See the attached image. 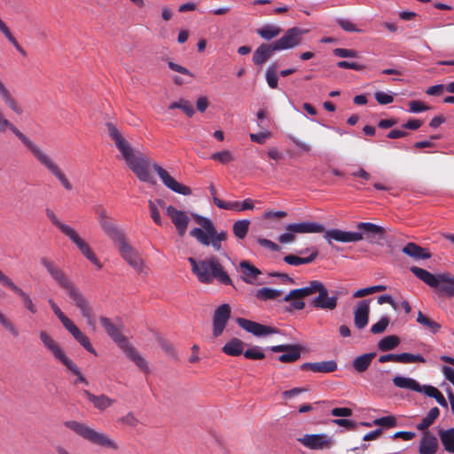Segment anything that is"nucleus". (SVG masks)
Returning a JSON list of instances; mask_svg holds the SVG:
<instances>
[{"instance_id":"1","label":"nucleus","mask_w":454,"mask_h":454,"mask_svg":"<svg viewBox=\"0 0 454 454\" xmlns=\"http://www.w3.org/2000/svg\"><path fill=\"white\" fill-rule=\"evenodd\" d=\"M106 127L109 137L114 141L115 147L121 153V159L139 181L153 185L156 184V180L151 172V168H153L163 184L172 192L185 196L192 194V189L189 186L178 183L165 168L157 163L152 164L149 157L144 153L136 150L115 124L106 122Z\"/></svg>"},{"instance_id":"2","label":"nucleus","mask_w":454,"mask_h":454,"mask_svg":"<svg viewBox=\"0 0 454 454\" xmlns=\"http://www.w3.org/2000/svg\"><path fill=\"white\" fill-rule=\"evenodd\" d=\"M40 262L59 286L67 292L69 299L80 310L81 315L86 319L88 325L94 330L96 328V320L92 307L80 288L72 281L63 270L59 268L47 257H42L40 259Z\"/></svg>"},{"instance_id":"3","label":"nucleus","mask_w":454,"mask_h":454,"mask_svg":"<svg viewBox=\"0 0 454 454\" xmlns=\"http://www.w3.org/2000/svg\"><path fill=\"white\" fill-rule=\"evenodd\" d=\"M7 129L11 130L29 149L38 162L51 173L66 190L71 191L73 189L72 184L51 157L20 132L9 120L4 117V113L0 109V132H5Z\"/></svg>"},{"instance_id":"4","label":"nucleus","mask_w":454,"mask_h":454,"mask_svg":"<svg viewBox=\"0 0 454 454\" xmlns=\"http://www.w3.org/2000/svg\"><path fill=\"white\" fill-rule=\"evenodd\" d=\"M188 262L192 266V272L200 283L208 285L216 280L222 285L231 286L235 288L231 278L215 255L200 261L189 257Z\"/></svg>"},{"instance_id":"5","label":"nucleus","mask_w":454,"mask_h":454,"mask_svg":"<svg viewBox=\"0 0 454 454\" xmlns=\"http://www.w3.org/2000/svg\"><path fill=\"white\" fill-rule=\"evenodd\" d=\"M192 217L200 227H195L190 231V235L200 245L211 246L213 250L220 252L223 250L222 243L228 239L229 234L225 230L217 231L214 223L207 217L192 213Z\"/></svg>"},{"instance_id":"6","label":"nucleus","mask_w":454,"mask_h":454,"mask_svg":"<svg viewBox=\"0 0 454 454\" xmlns=\"http://www.w3.org/2000/svg\"><path fill=\"white\" fill-rule=\"evenodd\" d=\"M99 322L108 336L124 351L126 356L145 373L150 372L146 360L137 349L129 344L128 339L121 333L118 325L114 324L109 317H100Z\"/></svg>"},{"instance_id":"7","label":"nucleus","mask_w":454,"mask_h":454,"mask_svg":"<svg viewBox=\"0 0 454 454\" xmlns=\"http://www.w3.org/2000/svg\"><path fill=\"white\" fill-rule=\"evenodd\" d=\"M410 270L419 280L423 281L428 286L434 288L435 294L439 297H442L443 295L454 297V277L450 276V274L441 273L434 275L418 266H411Z\"/></svg>"},{"instance_id":"8","label":"nucleus","mask_w":454,"mask_h":454,"mask_svg":"<svg viewBox=\"0 0 454 454\" xmlns=\"http://www.w3.org/2000/svg\"><path fill=\"white\" fill-rule=\"evenodd\" d=\"M45 213L47 217L51 220V222L56 227H58L63 234L68 237L74 244H75L80 252L90 262L96 265L98 269L102 268V264L100 263L99 260L98 259L94 252L91 250L90 246L80 237L76 231H74L69 225L61 223L51 209L46 208Z\"/></svg>"},{"instance_id":"9","label":"nucleus","mask_w":454,"mask_h":454,"mask_svg":"<svg viewBox=\"0 0 454 454\" xmlns=\"http://www.w3.org/2000/svg\"><path fill=\"white\" fill-rule=\"evenodd\" d=\"M65 427L72 430L74 433L89 441L90 442L110 449L118 450L117 443L103 433H99L87 425L76 420H69L64 423Z\"/></svg>"},{"instance_id":"10","label":"nucleus","mask_w":454,"mask_h":454,"mask_svg":"<svg viewBox=\"0 0 454 454\" xmlns=\"http://www.w3.org/2000/svg\"><path fill=\"white\" fill-rule=\"evenodd\" d=\"M297 441L312 450H329L334 443L333 437L325 434H306Z\"/></svg>"},{"instance_id":"11","label":"nucleus","mask_w":454,"mask_h":454,"mask_svg":"<svg viewBox=\"0 0 454 454\" xmlns=\"http://www.w3.org/2000/svg\"><path fill=\"white\" fill-rule=\"evenodd\" d=\"M305 31L298 27L288 28L284 35L274 44L278 51L294 49L299 46L302 42V35Z\"/></svg>"},{"instance_id":"12","label":"nucleus","mask_w":454,"mask_h":454,"mask_svg":"<svg viewBox=\"0 0 454 454\" xmlns=\"http://www.w3.org/2000/svg\"><path fill=\"white\" fill-rule=\"evenodd\" d=\"M97 214L98 215L99 224L102 230L114 244L119 243L121 240L126 238L124 233L114 223V222L108 216L106 209L100 207L97 210Z\"/></svg>"},{"instance_id":"13","label":"nucleus","mask_w":454,"mask_h":454,"mask_svg":"<svg viewBox=\"0 0 454 454\" xmlns=\"http://www.w3.org/2000/svg\"><path fill=\"white\" fill-rule=\"evenodd\" d=\"M231 309L227 303L218 306L213 315L212 334L215 338L221 336L231 318Z\"/></svg>"},{"instance_id":"14","label":"nucleus","mask_w":454,"mask_h":454,"mask_svg":"<svg viewBox=\"0 0 454 454\" xmlns=\"http://www.w3.org/2000/svg\"><path fill=\"white\" fill-rule=\"evenodd\" d=\"M358 232H362L364 239L370 244H381L380 241L386 239L387 231L384 227L372 223L361 222L356 224Z\"/></svg>"},{"instance_id":"15","label":"nucleus","mask_w":454,"mask_h":454,"mask_svg":"<svg viewBox=\"0 0 454 454\" xmlns=\"http://www.w3.org/2000/svg\"><path fill=\"white\" fill-rule=\"evenodd\" d=\"M121 257L136 270L142 271L143 260L138 253L126 240V238L117 243Z\"/></svg>"},{"instance_id":"16","label":"nucleus","mask_w":454,"mask_h":454,"mask_svg":"<svg viewBox=\"0 0 454 454\" xmlns=\"http://www.w3.org/2000/svg\"><path fill=\"white\" fill-rule=\"evenodd\" d=\"M236 321H237V324L241 328H243L247 332H248L257 337L279 333V330L276 327L264 325L260 323H257V322H254L252 320H248L246 318L238 317L236 319Z\"/></svg>"},{"instance_id":"17","label":"nucleus","mask_w":454,"mask_h":454,"mask_svg":"<svg viewBox=\"0 0 454 454\" xmlns=\"http://www.w3.org/2000/svg\"><path fill=\"white\" fill-rule=\"evenodd\" d=\"M270 349L275 353L286 352L278 356V361L286 364L299 360L301 353V347L299 344H281L272 346Z\"/></svg>"},{"instance_id":"18","label":"nucleus","mask_w":454,"mask_h":454,"mask_svg":"<svg viewBox=\"0 0 454 454\" xmlns=\"http://www.w3.org/2000/svg\"><path fill=\"white\" fill-rule=\"evenodd\" d=\"M324 232V238L327 239L329 244H332L331 239L342 243L358 242L364 239L363 233L357 231H345L340 229H330L326 231L325 230Z\"/></svg>"},{"instance_id":"19","label":"nucleus","mask_w":454,"mask_h":454,"mask_svg":"<svg viewBox=\"0 0 454 454\" xmlns=\"http://www.w3.org/2000/svg\"><path fill=\"white\" fill-rule=\"evenodd\" d=\"M166 213L170 217L173 224L176 226L179 236L183 237L189 224V217L184 211L178 210L173 206L166 207Z\"/></svg>"},{"instance_id":"20","label":"nucleus","mask_w":454,"mask_h":454,"mask_svg":"<svg viewBox=\"0 0 454 454\" xmlns=\"http://www.w3.org/2000/svg\"><path fill=\"white\" fill-rule=\"evenodd\" d=\"M318 295L313 299L312 305L315 308L333 310L337 307V296H328V290L321 283V287L317 290Z\"/></svg>"},{"instance_id":"21","label":"nucleus","mask_w":454,"mask_h":454,"mask_svg":"<svg viewBox=\"0 0 454 454\" xmlns=\"http://www.w3.org/2000/svg\"><path fill=\"white\" fill-rule=\"evenodd\" d=\"M370 300H362L357 302L354 310V323L357 329H364L369 321Z\"/></svg>"},{"instance_id":"22","label":"nucleus","mask_w":454,"mask_h":454,"mask_svg":"<svg viewBox=\"0 0 454 454\" xmlns=\"http://www.w3.org/2000/svg\"><path fill=\"white\" fill-rule=\"evenodd\" d=\"M40 340L44 345V347L51 352L53 356L59 360L61 364H63L68 357L59 346V344L53 340V338L48 334L46 332L42 331L40 333Z\"/></svg>"},{"instance_id":"23","label":"nucleus","mask_w":454,"mask_h":454,"mask_svg":"<svg viewBox=\"0 0 454 454\" xmlns=\"http://www.w3.org/2000/svg\"><path fill=\"white\" fill-rule=\"evenodd\" d=\"M278 51L276 48L274 43H262L257 49L254 51L252 60L255 66H262L269 59L272 57V55Z\"/></svg>"},{"instance_id":"24","label":"nucleus","mask_w":454,"mask_h":454,"mask_svg":"<svg viewBox=\"0 0 454 454\" xmlns=\"http://www.w3.org/2000/svg\"><path fill=\"white\" fill-rule=\"evenodd\" d=\"M64 327L88 352L97 356V352L91 345L90 339L78 328V326L72 320L64 325Z\"/></svg>"},{"instance_id":"25","label":"nucleus","mask_w":454,"mask_h":454,"mask_svg":"<svg viewBox=\"0 0 454 454\" xmlns=\"http://www.w3.org/2000/svg\"><path fill=\"white\" fill-rule=\"evenodd\" d=\"M319 287H321V282L317 280H312L309 282V286L305 287L290 291L289 294L284 297L283 301H290L293 299H302L306 296L317 293Z\"/></svg>"},{"instance_id":"26","label":"nucleus","mask_w":454,"mask_h":454,"mask_svg":"<svg viewBox=\"0 0 454 454\" xmlns=\"http://www.w3.org/2000/svg\"><path fill=\"white\" fill-rule=\"evenodd\" d=\"M337 363L333 360L322 361L316 363H304L300 365L301 371H311L313 372L329 373L337 370Z\"/></svg>"},{"instance_id":"27","label":"nucleus","mask_w":454,"mask_h":454,"mask_svg":"<svg viewBox=\"0 0 454 454\" xmlns=\"http://www.w3.org/2000/svg\"><path fill=\"white\" fill-rule=\"evenodd\" d=\"M286 230L294 233H320L325 231V227L317 223L304 222L289 223L286 226Z\"/></svg>"},{"instance_id":"28","label":"nucleus","mask_w":454,"mask_h":454,"mask_svg":"<svg viewBox=\"0 0 454 454\" xmlns=\"http://www.w3.org/2000/svg\"><path fill=\"white\" fill-rule=\"evenodd\" d=\"M0 98L4 105L18 115L23 114V108L13 97L10 90L0 81Z\"/></svg>"},{"instance_id":"29","label":"nucleus","mask_w":454,"mask_h":454,"mask_svg":"<svg viewBox=\"0 0 454 454\" xmlns=\"http://www.w3.org/2000/svg\"><path fill=\"white\" fill-rule=\"evenodd\" d=\"M402 252L414 260H426L432 257V254L427 248L422 247L414 242L407 243L402 248Z\"/></svg>"},{"instance_id":"30","label":"nucleus","mask_w":454,"mask_h":454,"mask_svg":"<svg viewBox=\"0 0 454 454\" xmlns=\"http://www.w3.org/2000/svg\"><path fill=\"white\" fill-rule=\"evenodd\" d=\"M438 450V440L429 431H426L419 443V454H435Z\"/></svg>"},{"instance_id":"31","label":"nucleus","mask_w":454,"mask_h":454,"mask_svg":"<svg viewBox=\"0 0 454 454\" xmlns=\"http://www.w3.org/2000/svg\"><path fill=\"white\" fill-rule=\"evenodd\" d=\"M82 393L94 405V407L99 411H105L108 407L112 406L114 403V400L109 398L106 395H96L88 390H83Z\"/></svg>"},{"instance_id":"32","label":"nucleus","mask_w":454,"mask_h":454,"mask_svg":"<svg viewBox=\"0 0 454 454\" xmlns=\"http://www.w3.org/2000/svg\"><path fill=\"white\" fill-rule=\"evenodd\" d=\"M239 268L242 273L241 279L247 284H253L262 272L248 261H242L239 262Z\"/></svg>"},{"instance_id":"33","label":"nucleus","mask_w":454,"mask_h":454,"mask_svg":"<svg viewBox=\"0 0 454 454\" xmlns=\"http://www.w3.org/2000/svg\"><path fill=\"white\" fill-rule=\"evenodd\" d=\"M10 290H12L15 294H17L22 300L24 307L32 314H35L37 312L36 306L34 304L30 296L25 293L21 288L16 286L12 281L9 283L6 286Z\"/></svg>"},{"instance_id":"34","label":"nucleus","mask_w":454,"mask_h":454,"mask_svg":"<svg viewBox=\"0 0 454 454\" xmlns=\"http://www.w3.org/2000/svg\"><path fill=\"white\" fill-rule=\"evenodd\" d=\"M375 356V352L363 354L353 360L352 365L357 372H364L369 368Z\"/></svg>"},{"instance_id":"35","label":"nucleus","mask_w":454,"mask_h":454,"mask_svg":"<svg viewBox=\"0 0 454 454\" xmlns=\"http://www.w3.org/2000/svg\"><path fill=\"white\" fill-rule=\"evenodd\" d=\"M245 343L238 338H232L225 343L222 350L224 354L231 356H238L243 354Z\"/></svg>"},{"instance_id":"36","label":"nucleus","mask_w":454,"mask_h":454,"mask_svg":"<svg viewBox=\"0 0 454 454\" xmlns=\"http://www.w3.org/2000/svg\"><path fill=\"white\" fill-rule=\"evenodd\" d=\"M282 32V28L276 25L267 24L256 30V33L265 41H271Z\"/></svg>"},{"instance_id":"37","label":"nucleus","mask_w":454,"mask_h":454,"mask_svg":"<svg viewBox=\"0 0 454 454\" xmlns=\"http://www.w3.org/2000/svg\"><path fill=\"white\" fill-rule=\"evenodd\" d=\"M393 383L399 388L411 389L416 392H420V385L411 378L395 376L393 379Z\"/></svg>"},{"instance_id":"38","label":"nucleus","mask_w":454,"mask_h":454,"mask_svg":"<svg viewBox=\"0 0 454 454\" xmlns=\"http://www.w3.org/2000/svg\"><path fill=\"white\" fill-rule=\"evenodd\" d=\"M439 435L444 450L448 452H454V427L448 430H440Z\"/></svg>"},{"instance_id":"39","label":"nucleus","mask_w":454,"mask_h":454,"mask_svg":"<svg viewBox=\"0 0 454 454\" xmlns=\"http://www.w3.org/2000/svg\"><path fill=\"white\" fill-rule=\"evenodd\" d=\"M250 223L247 219L236 221L232 225L234 236L239 239H244L248 233Z\"/></svg>"},{"instance_id":"40","label":"nucleus","mask_w":454,"mask_h":454,"mask_svg":"<svg viewBox=\"0 0 454 454\" xmlns=\"http://www.w3.org/2000/svg\"><path fill=\"white\" fill-rule=\"evenodd\" d=\"M417 322L424 327L427 328L434 334L438 333L442 328V325L439 323L429 318L420 310L418 312Z\"/></svg>"},{"instance_id":"41","label":"nucleus","mask_w":454,"mask_h":454,"mask_svg":"<svg viewBox=\"0 0 454 454\" xmlns=\"http://www.w3.org/2000/svg\"><path fill=\"white\" fill-rule=\"evenodd\" d=\"M400 338L396 335H387L378 342V348L380 351L387 352L394 349L400 344Z\"/></svg>"},{"instance_id":"42","label":"nucleus","mask_w":454,"mask_h":454,"mask_svg":"<svg viewBox=\"0 0 454 454\" xmlns=\"http://www.w3.org/2000/svg\"><path fill=\"white\" fill-rule=\"evenodd\" d=\"M0 31L5 35L8 41L15 47V49L23 56H27V51L19 43L16 38L12 35L9 27L6 24L0 19Z\"/></svg>"},{"instance_id":"43","label":"nucleus","mask_w":454,"mask_h":454,"mask_svg":"<svg viewBox=\"0 0 454 454\" xmlns=\"http://www.w3.org/2000/svg\"><path fill=\"white\" fill-rule=\"evenodd\" d=\"M440 410L437 407H433L426 417L422 419L420 423L417 425V428L420 431L427 429L434 421L439 417Z\"/></svg>"},{"instance_id":"44","label":"nucleus","mask_w":454,"mask_h":454,"mask_svg":"<svg viewBox=\"0 0 454 454\" xmlns=\"http://www.w3.org/2000/svg\"><path fill=\"white\" fill-rule=\"evenodd\" d=\"M168 109H180L190 118L195 114V110L191 102L184 98H180L177 101L172 102L168 106Z\"/></svg>"},{"instance_id":"45","label":"nucleus","mask_w":454,"mask_h":454,"mask_svg":"<svg viewBox=\"0 0 454 454\" xmlns=\"http://www.w3.org/2000/svg\"><path fill=\"white\" fill-rule=\"evenodd\" d=\"M281 294L280 290L269 287H262L256 292V297L261 301L276 300Z\"/></svg>"},{"instance_id":"46","label":"nucleus","mask_w":454,"mask_h":454,"mask_svg":"<svg viewBox=\"0 0 454 454\" xmlns=\"http://www.w3.org/2000/svg\"><path fill=\"white\" fill-rule=\"evenodd\" d=\"M397 363L411 364V363H426V359L420 354L400 353L397 354Z\"/></svg>"},{"instance_id":"47","label":"nucleus","mask_w":454,"mask_h":454,"mask_svg":"<svg viewBox=\"0 0 454 454\" xmlns=\"http://www.w3.org/2000/svg\"><path fill=\"white\" fill-rule=\"evenodd\" d=\"M62 364L65 365L70 372H72L74 375L77 376V379L75 380L74 384H77V383H84L85 385L89 384L86 378L80 372L78 366L70 358H67Z\"/></svg>"},{"instance_id":"48","label":"nucleus","mask_w":454,"mask_h":454,"mask_svg":"<svg viewBox=\"0 0 454 454\" xmlns=\"http://www.w3.org/2000/svg\"><path fill=\"white\" fill-rule=\"evenodd\" d=\"M210 159L221 162L222 164H228L234 160V156L229 150H223L211 154Z\"/></svg>"},{"instance_id":"49","label":"nucleus","mask_w":454,"mask_h":454,"mask_svg":"<svg viewBox=\"0 0 454 454\" xmlns=\"http://www.w3.org/2000/svg\"><path fill=\"white\" fill-rule=\"evenodd\" d=\"M277 64H272L266 71V81L270 88L277 89L278 83V78L276 73Z\"/></svg>"},{"instance_id":"50","label":"nucleus","mask_w":454,"mask_h":454,"mask_svg":"<svg viewBox=\"0 0 454 454\" xmlns=\"http://www.w3.org/2000/svg\"><path fill=\"white\" fill-rule=\"evenodd\" d=\"M157 340H158V343H159L160 348L166 353V355H168L171 358H174V359L176 358V353L175 348L169 340H168L162 337H158Z\"/></svg>"},{"instance_id":"51","label":"nucleus","mask_w":454,"mask_h":454,"mask_svg":"<svg viewBox=\"0 0 454 454\" xmlns=\"http://www.w3.org/2000/svg\"><path fill=\"white\" fill-rule=\"evenodd\" d=\"M390 319L388 317H382L376 324L372 325L370 332L372 334H380L384 333L388 326Z\"/></svg>"},{"instance_id":"52","label":"nucleus","mask_w":454,"mask_h":454,"mask_svg":"<svg viewBox=\"0 0 454 454\" xmlns=\"http://www.w3.org/2000/svg\"><path fill=\"white\" fill-rule=\"evenodd\" d=\"M372 424L375 426L389 428L395 427L397 425V421L394 416H386L374 419Z\"/></svg>"},{"instance_id":"53","label":"nucleus","mask_w":454,"mask_h":454,"mask_svg":"<svg viewBox=\"0 0 454 454\" xmlns=\"http://www.w3.org/2000/svg\"><path fill=\"white\" fill-rule=\"evenodd\" d=\"M214 203L215 205L225 210H238L239 211L241 204L238 201L235 202H226L222 200H220L217 197H214Z\"/></svg>"},{"instance_id":"54","label":"nucleus","mask_w":454,"mask_h":454,"mask_svg":"<svg viewBox=\"0 0 454 454\" xmlns=\"http://www.w3.org/2000/svg\"><path fill=\"white\" fill-rule=\"evenodd\" d=\"M243 354L246 358L251 360H261L265 357V354L262 351V348L257 346L247 349Z\"/></svg>"},{"instance_id":"55","label":"nucleus","mask_w":454,"mask_h":454,"mask_svg":"<svg viewBox=\"0 0 454 454\" xmlns=\"http://www.w3.org/2000/svg\"><path fill=\"white\" fill-rule=\"evenodd\" d=\"M386 288L387 287L385 286H382V285L373 286H370V287H366V288H362V289L357 290L353 294V296L356 297V298H360V297H364L365 295H368V294H373V293H376V292L385 291Z\"/></svg>"},{"instance_id":"56","label":"nucleus","mask_w":454,"mask_h":454,"mask_svg":"<svg viewBox=\"0 0 454 454\" xmlns=\"http://www.w3.org/2000/svg\"><path fill=\"white\" fill-rule=\"evenodd\" d=\"M53 313L55 314V316L60 320V322L62 323L63 325H66L69 321H71L70 318H68L62 311L61 309H59V307L56 304V302L52 300V299H50L48 301Z\"/></svg>"},{"instance_id":"57","label":"nucleus","mask_w":454,"mask_h":454,"mask_svg":"<svg viewBox=\"0 0 454 454\" xmlns=\"http://www.w3.org/2000/svg\"><path fill=\"white\" fill-rule=\"evenodd\" d=\"M148 206L150 209V216L153 219V221L159 226L162 225V221L160 218V212L158 210V207L155 205V202L153 200L148 201Z\"/></svg>"},{"instance_id":"58","label":"nucleus","mask_w":454,"mask_h":454,"mask_svg":"<svg viewBox=\"0 0 454 454\" xmlns=\"http://www.w3.org/2000/svg\"><path fill=\"white\" fill-rule=\"evenodd\" d=\"M333 54L339 58H357L358 52L355 50L336 48L333 51Z\"/></svg>"},{"instance_id":"59","label":"nucleus","mask_w":454,"mask_h":454,"mask_svg":"<svg viewBox=\"0 0 454 454\" xmlns=\"http://www.w3.org/2000/svg\"><path fill=\"white\" fill-rule=\"evenodd\" d=\"M337 67L340 68H348L356 71H362L365 69V66L357 62H349L346 60H340L337 62Z\"/></svg>"},{"instance_id":"60","label":"nucleus","mask_w":454,"mask_h":454,"mask_svg":"<svg viewBox=\"0 0 454 454\" xmlns=\"http://www.w3.org/2000/svg\"><path fill=\"white\" fill-rule=\"evenodd\" d=\"M310 251V254L307 257H301V260L302 261V264H309L312 262L318 255V250L317 247H310L306 248L304 250L300 251L299 253L301 254H305L306 252Z\"/></svg>"},{"instance_id":"61","label":"nucleus","mask_w":454,"mask_h":454,"mask_svg":"<svg viewBox=\"0 0 454 454\" xmlns=\"http://www.w3.org/2000/svg\"><path fill=\"white\" fill-rule=\"evenodd\" d=\"M376 101L380 105H387L394 101L392 95L387 94L383 91H377L374 94Z\"/></svg>"},{"instance_id":"62","label":"nucleus","mask_w":454,"mask_h":454,"mask_svg":"<svg viewBox=\"0 0 454 454\" xmlns=\"http://www.w3.org/2000/svg\"><path fill=\"white\" fill-rule=\"evenodd\" d=\"M410 111L412 113H419L430 109V106L419 100H412L409 103Z\"/></svg>"},{"instance_id":"63","label":"nucleus","mask_w":454,"mask_h":454,"mask_svg":"<svg viewBox=\"0 0 454 454\" xmlns=\"http://www.w3.org/2000/svg\"><path fill=\"white\" fill-rule=\"evenodd\" d=\"M338 25L347 32H359L360 30L356 28V25L353 24L350 20L345 19H337Z\"/></svg>"},{"instance_id":"64","label":"nucleus","mask_w":454,"mask_h":454,"mask_svg":"<svg viewBox=\"0 0 454 454\" xmlns=\"http://www.w3.org/2000/svg\"><path fill=\"white\" fill-rule=\"evenodd\" d=\"M168 66L171 70H173L175 72L188 75L190 77H194V74L189 69H187L186 67H184L181 65H178L173 61H168Z\"/></svg>"}]
</instances>
